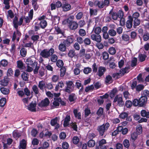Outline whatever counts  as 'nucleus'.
I'll use <instances>...</instances> for the list:
<instances>
[{
	"label": "nucleus",
	"mask_w": 149,
	"mask_h": 149,
	"mask_svg": "<svg viewBox=\"0 0 149 149\" xmlns=\"http://www.w3.org/2000/svg\"><path fill=\"white\" fill-rule=\"evenodd\" d=\"M55 31L57 33L59 34L61 33V34L63 36L64 35V32L63 31H62L60 28L58 27L57 26H55Z\"/></svg>",
	"instance_id": "obj_33"
},
{
	"label": "nucleus",
	"mask_w": 149,
	"mask_h": 149,
	"mask_svg": "<svg viewBox=\"0 0 149 149\" xmlns=\"http://www.w3.org/2000/svg\"><path fill=\"white\" fill-rule=\"evenodd\" d=\"M64 86V84L62 81H60L58 83L57 86H56L55 87L56 91H57L59 87L62 88Z\"/></svg>",
	"instance_id": "obj_50"
},
{
	"label": "nucleus",
	"mask_w": 149,
	"mask_h": 149,
	"mask_svg": "<svg viewBox=\"0 0 149 149\" xmlns=\"http://www.w3.org/2000/svg\"><path fill=\"white\" fill-rule=\"evenodd\" d=\"M1 65L3 67H6L8 65V61L5 59H3L1 61H0Z\"/></svg>",
	"instance_id": "obj_49"
},
{
	"label": "nucleus",
	"mask_w": 149,
	"mask_h": 149,
	"mask_svg": "<svg viewBox=\"0 0 149 149\" xmlns=\"http://www.w3.org/2000/svg\"><path fill=\"white\" fill-rule=\"evenodd\" d=\"M109 52L111 54H114L116 53V50L114 47H111L109 49Z\"/></svg>",
	"instance_id": "obj_38"
},
{
	"label": "nucleus",
	"mask_w": 149,
	"mask_h": 149,
	"mask_svg": "<svg viewBox=\"0 0 149 149\" xmlns=\"http://www.w3.org/2000/svg\"><path fill=\"white\" fill-rule=\"evenodd\" d=\"M68 24H69V27L71 29L75 30L78 27V24L76 22H72Z\"/></svg>",
	"instance_id": "obj_13"
},
{
	"label": "nucleus",
	"mask_w": 149,
	"mask_h": 149,
	"mask_svg": "<svg viewBox=\"0 0 149 149\" xmlns=\"http://www.w3.org/2000/svg\"><path fill=\"white\" fill-rule=\"evenodd\" d=\"M6 102V99L5 98H2L0 100V106L3 107L5 104Z\"/></svg>",
	"instance_id": "obj_37"
},
{
	"label": "nucleus",
	"mask_w": 149,
	"mask_h": 149,
	"mask_svg": "<svg viewBox=\"0 0 149 149\" xmlns=\"http://www.w3.org/2000/svg\"><path fill=\"white\" fill-rule=\"evenodd\" d=\"M72 141L74 144H77L79 142V139L78 137L75 136L72 138Z\"/></svg>",
	"instance_id": "obj_39"
},
{
	"label": "nucleus",
	"mask_w": 149,
	"mask_h": 149,
	"mask_svg": "<svg viewBox=\"0 0 149 149\" xmlns=\"http://www.w3.org/2000/svg\"><path fill=\"white\" fill-rule=\"evenodd\" d=\"M22 77L24 81H28L29 78V75L27 73L24 72L22 74Z\"/></svg>",
	"instance_id": "obj_31"
},
{
	"label": "nucleus",
	"mask_w": 149,
	"mask_h": 149,
	"mask_svg": "<svg viewBox=\"0 0 149 149\" xmlns=\"http://www.w3.org/2000/svg\"><path fill=\"white\" fill-rule=\"evenodd\" d=\"M57 59L58 57L55 54H53L51 57V60L53 62H56L57 61Z\"/></svg>",
	"instance_id": "obj_54"
},
{
	"label": "nucleus",
	"mask_w": 149,
	"mask_h": 149,
	"mask_svg": "<svg viewBox=\"0 0 149 149\" xmlns=\"http://www.w3.org/2000/svg\"><path fill=\"white\" fill-rule=\"evenodd\" d=\"M70 125L74 130L77 131V127L76 123L72 122L70 123Z\"/></svg>",
	"instance_id": "obj_56"
},
{
	"label": "nucleus",
	"mask_w": 149,
	"mask_h": 149,
	"mask_svg": "<svg viewBox=\"0 0 149 149\" xmlns=\"http://www.w3.org/2000/svg\"><path fill=\"white\" fill-rule=\"evenodd\" d=\"M12 140L11 139L9 138L7 139V143H3V147L4 148H7L8 146L10 145L12 142Z\"/></svg>",
	"instance_id": "obj_27"
},
{
	"label": "nucleus",
	"mask_w": 149,
	"mask_h": 149,
	"mask_svg": "<svg viewBox=\"0 0 149 149\" xmlns=\"http://www.w3.org/2000/svg\"><path fill=\"white\" fill-rule=\"evenodd\" d=\"M76 98V95L74 94H72L69 96V100L71 102L74 101Z\"/></svg>",
	"instance_id": "obj_46"
},
{
	"label": "nucleus",
	"mask_w": 149,
	"mask_h": 149,
	"mask_svg": "<svg viewBox=\"0 0 149 149\" xmlns=\"http://www.w3.org/2000/svg\"><path fill=\"white\" fill-rule=\"evenodd\" d=\"M141 116L143 117L149 118V112H147L145 110H142L141 112Z\"/></svg>",
	"instance_id": "obj_23"
},
{
	"label": "nucleus",
	"mask_w": 149,
	"mask_h": 149,
	"mask_svg": "<svg viewBox=\"0 0 149 149\" xmlns=\"http://www.w3.org/2000/svg\"><path fill=\"white\" fill-rule=\"evenodd\" d=\"M133 19L131 16H129V20L126 22V25L127 27L129 29L131 28L132 25Z\"/></svg>",
	"instance_id": "obj_10"
},
{
	"label": "nucleus",
	"mask_w": 149,
	"mask_h": 149,
	"mask_svg": "<svg viewBox=\"0 0 149 149\" xmlns=\"http://www.w3.org/2000/svg\"><path fill=\"white\" fill-rule=\"evenodd\" d=\"M122 39L124 41L127 42H129L130 37L127 34H124L122 35Z\"/></svg>",
	"instance_id": "obj_47"
},
{
	"label": "nucleus",
	"mask_w": 149,
	"mask_h": 149,
	"mask_svg": "<svg viewBox=\"0 0 149 149\" xmlns=\"http://www.w3.org/2000/svg\"><path fill=\"white\" fill-rule=\"evenodd\" d=\"M29 99L30 98L28 97L24 98L22 99L23 102L26 106L28 104Z\"/></svg>",
	"instance_id": "obj_57"
},
{
	"label": "nucleus",
	"mask_w": 149,
	"mask_h": 149,
	"mask_svg": "<svg viewBox=\"0 0 149 149\" xmlns=\"http://www.w3.org/2000/svg\"><path fill=\"white\" fill-rule=\"evenodd\" d=\"M56 64L58 67L61 68L63 66V63L62 61L59 60L57 61Z\"/></svg>",
	"instance_id": "obj_53"
},
{
	"label": "nucleus",
	"mask_w": 149,
	"mask_h": 149,
	"mask_svg": "<svg viewBox=\"0 0 149 149\" xmlns=\"http://www.w3.org/2000/svg\"><path fill=\"white\" fill-rule=\"evenodd\" d=\"M129 68L128 67H125L124 68L121 69L120 70V74L121 75H123L126 73L128 72L129 71Z\"/></svg>",
	"instance_id": "obj_32"
},
{
	"label": "nucleus",
	"mask_w": 149,
	"mask_h": 149,
	"mask_svg": "<svg viewBox=\"0 0 149 149\" xmlns=\"http://www.w3.org/2000/svg\"><path fill=\"white\" fill-rule=\"evenodd\" d=\"M139 101L137 99H135L132 102L133 104L135 106H136L138 105L139 106Z\"/></svg>",
	"instance_id": "obj_63"
},
{
	"label": "nucleus",
	"mask_w": 149,
	"mask_h": 149,
	"mask_svg": "<svg viewBox=\"0 0 149 149\" xmlns=\"http://www.w3.org/2000/svg\"><path fill=\"white\" fill-rule=\"evenodd\" d=\"M62 8L63 11H67L71 9V6L68 3H65L62 5Z\"/></svg>",
	"instance_id": "obj_9"
},
{
	"label": "nucleus",
	"mask_w": 149,
	"mask_h": 149,
	"mask_svg": "<svg viewBox=\"0 0 149 149\" xmlns=\"http://www.w3.org/2000/svg\"><path fill=\"white\" fill-rule=\"evenodd\" d=\"M0 84L3 86H6L8 84V81L7 79H4L0 81Z\"/></svg>",
	"instance_id": "obj_45"
},
{
	"label": "nucleus",
	"mask_w": 149,
	"mask_h": 149,
	"mask_svg": "<svg viewBox=\"0 0 149 149\" xmlns=\"http://www.w3.org/2000/svg\"><path fill=\"white\" fill-rule=\"evenodd\" d=\"M64 44L61 43L58 46L59 49L62 52H64L66 50V47Z\"/></svg>",
	"instance_id": "obj_25"
},
{
	"label": "nucleus",
	"mask_w": 149,
	"mask_h": 149,
	"mask_svg": "<svg viewBox=\"0 0 149 149\" xmlns=\"http://www.w3.org/2000/svg\"><path fill=\"white\" fill-rule=\"evenodd\" d=\"M74 16L73 15H71L67 19L65 20V22H66L67 23H70L72 21L73 19Z\"/></svg>",
	"instance_id": "obj_60"
},
{
	"label": "nucleus",
	"mask_w": 149,
	"mask_h": 149,
	"mask_svg": "<svg viewBox=\"0 0 149 149\" xmlns=\"http://www.w3.org/2000/svg\"><path fill=\"white\" fill-rule=\"evenodd\" d=\"M38 86L41 90H43L44 87H45V83L44 81H40L39 82Z\"/></svg>",
	"instance_id": "obj_24"
},
{
	"label": "nucleus",
	"mask_w": 149,
	"mask_h": 149,
	"mask_svg": "<svg viewBox=\"0 0 149 149\" xmlns=\"http://www.w3.org/2000/svg\"><path fill=\"white\" fill-rule=\"evenodd\" d=\"M109 126V124L108 123L98 126L97 128V130L99 132L100 135L101 136H103L104 132L108 129Z\"/></svg>",
	"instance_id": "obj_2"
},
{
	"label": "nucleus",
	"mask_w": 149,
	"mask_h": 149,
	"mask_svg": "<svg viewBox=\"0 0 149 149\" xmlns=\"http://www.w3.org/2000/svg\"><path fill=\"white\" fill-rule=\"evenodd\" d=\"M40 55L43 58H47L50 56V54L48 50L47 49H45L42 50L40 53Z\"/></svg>",
	"instance_id": "obj_8"
},
{
	"label": "nucleus",
	"mask_w": 149,
	"mask_h": 149,
	"mask_svg": "<svg viewBox=\"0 0 149 149\" xmlns=\"http://www.w3.org/2000/svg\"><path fill=\"white\" fill-rule=\"evenodd\" d=\"M91 71V68L88 67L85 68L83 70L84 73L86 74H87L90 73Z\"/></svg>",
	"instance_id": "obj_43"
},
{
	"label": "nucleus",
	"mask_w": 149,
	"mask_h": 149,
	"mask_svg": "<svg viewBox=\"0 0 149 149\" xmlns=\"http://www.w3.org/2000/svg\"><path fill=\"white\" fill-rule=\"evenodd\" d=\"M95 144V141L93 140H90L88 143V146L89 147H93Z\"/></svg>",
	"instance_id": "obj_48"
},
{
	"label": "nucleus",
	"mask_w": 149,
	"mask_h": 149,
	"mask_svg": "<svg viewBox=\"0 0 149 149\" xmlns=\"http://www.w3.org/2000/svg\"><path fill=\"white\" fill-rule=\"evenodd\" d=\"M128 116L127 113L126 112H123L119 115V117L121 119H124L126 118Z\"/></svg>",
	"instance_id": "obj_44"
},
{
	"label": "nucleus",
	"mask_w": 149,
	"mask_h": 149,
	"mask_svg": "<svg viewBox=\"0 0 149 149\" xmlns=\"http://www.w3.org/2000/svg\"><path fill=\"white\" fill-rule=\"evenodd\" d=\"M36 102H32L29 105L27 106V109L31 111H36Z\"/></svg>",
	"instance_id": "obj_7"
},
{
	"label": "nucleus",
	"mask_w": 149,
	"mask_h": 149,
	"mask_svg": "<svg viewBox=\"0 0 149 149\" xmlns=\"http://www.w3.org/2000/svg\"><path fill=\"white\" fill-rule=\"evenodd\" d=\"M66 84L67 85V87H68V88H69L70 89H73L74 87L73 85V82L72 81H67L66 82Z\"/></svg>",
	"instance_id": "obj_34"
},
{
	"label": "nucleus",
	"mask_w": 149,
	"mask_h": 149,
	"mask_svg": "<svg viewBox=\"0 0 149 149\" xmlns=\"http://www.w3.org/2000/svg\"><path fill=\"white\" fill-rule=\"evenodd\" d=\"M147 100V97H143L142 96L139 100V106L142 107L145 104Z\"/></svg>",
	"instance_id": "obj_11"
},
{
	"label": "nucleus",
	"mask_w": 149,
	"mask_h": 149,
	"mask_svg": "<svg viewBox=\"0 0 149 149\" xmlns=\"http://www.w3.org/2000/svg\"><path fill=\"white\" fill-rule=\"evenodd\" d=\"M74 113L76 118L78 119L81 118V113L80 112H78L77 109H74L73 111Z\"/></svg>",
	"instance_id": "obj_29"
},
{
	"label": "nucleus",
	"mask_w": 149,
	"mask_h": 149,
	"mask_svg": "<svg viewBox=\"0 0 149 149\" xmlns=\"http://www.w3.org/2000/svg\"><path fill=\"white\" fill-rule=\"evenodd\" d=\"M13 134L14 137L15 138H18L21 135L16 130L14 131Z\"/></svg>",
	"instance_id": "obj_42"
},
{
	"label": "nucleus",
	"mask_w": 149,
	"mask_h": 149,
	"mask_svg": "<svg viewBox=\"0 0 149 149\" xmlns=\"http://www.w3.org/2000/svg\"><path fill=\"white\" fill-rule=\"evenodd\" d=\"M21 33L18 30H17L16 32H15L13 33L12 40L14 41L17 36H20Z\"/></svg>",
	"instance_id": "obj_28"
},
{
	"label": "nucleus",
	"mask_w": 149,
	"mask_h": 149,
	"mask_svg": "<svg viewBox=\"0 0 149 149\" xmlns=\"http://www.w3.org/2000/svg\"><path fill=\"white\" fill-rule=\"evenodd\" d=\"M106 70V68L103 67H99L98 70V75L100 77L102 76Z\"/></svg>",
	"instance_id": "obj_15"
},
{
	"label": "nucleus",
	"mask_w": 149,
	"mask_h": 149,
	"mask_svg": "<svg viewBox=\"0 0 149 149\" xmlns=\"http://www.w3.org/2000/svg\"><path fill=\"white\" fill-rule=\"evenodd\" d=\"M140 23V21L138 19H135L134 21V27L138 26Z\"/></svg>",
	"instance_id": "obj_51"
},
{
	"label": "nucleus",
	"mask_w": 149,
	"mask_h": 149,
	"mask_svg": "<svg viewBox=\"0 0 149 149\" xmlns=\"http://www.w3.org/2000/svg\"><path fill=\"white\" fill-rule=\"evenodd\" d=\"M0 91L4 95H8L10 92L9 88L5 87L1 88H0Z\"/></svg>",
	"instance_id": "obj_19"
},
{
	"label": "nucleus",
	"mask_w": 149,
	"mask_h": 149,
	"mask_svg": "<svg viewBox=\"0 0 149 149\" xmlns=\"http://www.w3.org/2000/svg\"><path fill=\"white\" fill-rule=\"evenodd\" d=\"M123 144L124 146L126 148H128L130 145L129 141L127 139L125 140L123 142Z\"/></svg>",
	"instance_id": "obj_52"
},
{
	"label": "nucleus",
	"mask_w": 149,
	"mask_h": 149,
	"mask_svg": "<svg viewBox=\"0 0 149 149\" xmlns=\"http://www.w3.org/2000/svg\"><path fill=\"white\" fill-rule=\"evenodd\" d=\"M94 4L95 5L97 6L99 8H102L104 6L102 2H99L98 1H95Z\"/></svg>",
	"instance_id": "obj_30"
},
{
	"label": "nucleus",
	"mask_w": 149,
	"mask_h": 149,
	"mask_svg": "<svg viewBox=\"0 0 149 149\" xmlns=\"http://www.w3.org/2000/svg\"><path fill=\"white\" fill-rule=\"evenodd\" d=\"M144 86L141 84H139L136 86V89L137 91H139L143 89Z\"/></svg>",
	"instance_id": "obj_59"
},
{
	"label": "nucleus",
	"mask_w": 149,
	"mask_h": 149,
	"mask_svg": "<svg viewBox=\"0 0 149 149\" xmlns=\"http://www.w3.org/2000/svg\"><path fill=\"white\" fill-rule=\"evenodd\" d=\"M149 95V91L147 90H144L142 92V96L147 97Z\"/></svg>",
	"instance_id": "obj_58"
},
{
	"label": "nucleus",
	"mask_w": 149,
	"mask_h": 149,
	"mask_svg": "<svg viewBox=\"0 0 149 149\" xmlns=\"http://www.w3.org/2000/svg\"><path fill=\"white\" fill-rule=\"evenodd\" d=\"M26 145V141L23 139L22 140L20 143L19 149H25Z\"/></svg>",
	"instance_id": "obj_22"
},
{
	"label": "nucleus",
	"mask_w": 149,
	"mask_h": 149,
	"mask_svg": "<svg viewBox=\"0 0 149 149\" xmlns=\"http://www.w3.org/2000/svg\"><path fill=\"white\" fill-rule=\"evenodd\" d=\"M58 120V118L56 117L55 118L52 120L51 121V124L52 125H56L55 129H56L59 127V125L57 123Z\"/></svg>",
	"instance_id": "obj_12"
},
{
	"label": "nucleus",
	"mask_w": 149,
	"mask_h": 149,
	"mask_svg": "<svg viewBox=\"0 0 149 149\" xmlns=\"http://www.w3.org/2000/svg\"><path fill=\"white\" fill-rule=\"evenodd\" d=\"M108 33L109 35L111 36H115L116 34V31L113 29L109 30L108 31Z\"/></svg>",
	"instance_id": "obj_41"
},
{
	"label": "nucleus",
	"mask_w": 149,
	"mask_h": 149,
	"mask_svg": "<svg viewBox=\"0 0 149 149\" xmlns=\"http://www.w3.org/2000/svg\"><path fill=\"white\" fill-rule=\"evenodd\" d=\"M74 39V37L73 36H69L64 41L63 43L67 46H69L70 44L73 42Z\"/></svg>",
	"instance_id": "obj_6"
},
{
	"label": "nucleus",
	"mask_w": 149,
	"mask_h": 149,
	"mask_svg": "<svg viewBox=\"0 0 149 149\" xmlns=\"http://www.w3.org/2000/svg\"><path fill=\"white\" fill-rule=\"evenodd\" d=\"M117 89L116 88L113 89L110 92L109 96L111 98L113 97L116 93L117 92Z\"/></svg>",
	"instance_id": "obj_35"
},
{
	"label": "nucleus",
	"mask_w": 149,
	"mask_h": 149,
	"mask_svg": "<svg viewBox=\"0 0 149 149\" xmlns=\"http://www.w3.org/2000/svg\"><path fill=\"white\" fill-rule=\"evenodd\" d=\"M39 24H40V27L43 29L45 28L47 25L46 21L43 20L41 21Z\"/></svg>",
	"instance_id": "obj_36"
},
{
	"label": "nucleus",
	"mask_w": 149,
	"mask_h": 149,
	"mask_svg": "<svg viewBox=\"0 0 149 149\" xmlns=\"http://www.w3.org/2000/svg\"><path fill=\"white\" fill-rule=\"evenodd\" d=\"M33 10H31L29 13V16L24 18L25 21L26 23H29L33 18Z\"/></svg>",
	"instance_id": "obj_5"
},
{
	"label": "nucleus",
	"mask_w": 149,
	"mask_h": 149,
	"mask_svg": "<svg viewBox=\"0 0 149 149\" xmlns=\"http://www.w3.org/2000/svg\"><path fill=\"white\" fill-rule=\"evenodd\" d=\"M17 67L18 68L20 69V70H22L24 69V63H23L22 61L19 60L17 61Z\"/></svg>",
	"instance_id": "obj_18"
},
{
	"label": "nucleus",
	"mask_w": 149,
	"mask_h": 149,
	"mask_svg": "<svg viewBox=\"0 0 149 149\" xmlns=\"http://www.w3.org/2000/svg\"><path fill=\"white\" fill-rule=\"evenodd\" d=\"M113 102H117L119 105L123 104V102L122 100V95H118L116 96L114 99Z\"/></svg>",
	"instance_id": "obj_4"
},
{
	"label": "nucleus",
	"mask_w": 149,
	"mask_h": 149,
	"mask_svg": "<svg viewBox=\"0 0 149 149\" xmlns=\"http://www.w3.org/2000/svg\"><path fill=\"white\" fill-rule=\"evenodd\" d=\"M94 88V86L93 85L89 86L86 88L85 91L86 92H88L90 91L93 90Z\"/></svg>",
	"instance_id": "obj_61"
},
{
	"label": "nucleus",
	"mask_w": 149,
	"mask_h": 149,
	"mask_svg": "<svg viewBox=\"0 0 149 149\" xmlns=\"http://www.w3.org/2000/svg\"><path fill=\"white\" fill-rule=\"evenodd\" d=\"M109 96V95L107 94H105L102 96H100V98L98 99L97 101L98 103L100 104H102L103 102L104 98H107Z\"/></svg>",
	"instance_id": "obj_16"
},
{
	"label": "nucleus",
	"mask_w": 149,
	"mask_h": 149,
	"mask_svg": "<svg viewBox=\"0 0 149 149\" xmlns=\"http://www.w3.org/2000/svg\"><path fill=\"white\" fill-rule=\"evenodd\" d=\"M26 54L27 50L26 49L24 48H22L21 49L20 51V54L22 57H25Z\"/></svg>",
	"instance_id": "obj_26"
},
{
	"label": "nucleus",
	"mask_w": 149,
	"mask_h": 149,
	"mask_svg": "<svg viewBox=\"0 0 149 149\" xmlns=\"http://www.w3.org/2000/svg\"><path fill=\"white\" fill-rule=\"evenodd\" d=\"M49 99L46 98L42 100L40 103V105L42 107L47 106L49 105Z\"/></svg>",
	"instance_id": "obj_14"
},
{
	"label": "nucleus",
	"mask_w": 149,
	"mask_h": 149,
	"mask_svg": "<svg viewBox=\"0 0 149 149\" xmlns=\"http://www.w3.org/2000/svg\"><path fill=\"white\" fill-rule=\"evenodd\" d=\"M70 116L69 115H67L64 120L63 125L64 127H67L69 124L70 120Z\"/></svg>",
	"instance_id": "obj_17"
},
{
	"label": "nucleus",
	"mask_w": 149,
	"mask_h": 149,
	"mask_svg": "<svg viewBox=\"0 0 149 149\" xmlns=\"http://www.w3.org/2000/svg\"><path fill=\"white\" fill-rule=\"evenodd\" d=\"M112 78L110 75L107 76L106 78L105 82L107 83L110 84L112 82Z\"/></svg>",
	"instance_id": "obj_40"
},
{
	"label": "nucleus",
	"mask_w": 149,
	"mask_h": 149,
	"mask_svg": "<svg viewBox=\"0 0 149 149\" xmlns=\"http://www.w3.org/2000/svg\"><path fill=\"white\" fill-rule=\"evenodd\" d=\"M136 131L138 134H141L142 132V128L141 125H139L136 126Z\"/></svg>",
	"instance_id": "obj_21"
},
{
	"label": "nucleus",
	"mask_w": 149,
	"mask_h": 149,
	"mask_svg": "<svg viewBox=\"0 0 149 149\" xmlns=\"http://www.w3.org/2000/svg\"><path fill=\"white\" fill-rule=\"evenodd\" d=\"M102 31L101 29L99 27H94L93 31L97 35L94 34H92L91 35V38L93 40L97 42H100L102 40L101 36L99 34L101 33Z\"/></svg>",
	"instance_id": "obj_1"
},
{
	"label": "nucleus",
	"mask_w": 149,
	"mask_h": 149,
	"mask_svg": "<svg viewBox=\"0 0 149 149\" xmlns=\"http://www.w3.org/2000/svg\"><path fill=\"white\" fill-rule=\"evenodd\" d=\"M36 58L34 57H30L28 58L25 61L27 65H31L32 67H36L38 65L37 62L36 61Z\"/></svg>",
	"instance_id": "obj_3"
},
{
	"label": "nucleus",
	"mask_w": 149,
	"mask_h": 149,
	"mask_svg": "<svg viewBox=\"0 0 149 149\" xmlns=\"http://www.w3.org/2000/svg\"><path fill=\"white\" fill-rule=\"evenodd\" d=\"M102 57L103 59L106 60L108 59L109 57L108 54L106 52H104L102 54Z\"/></svg>",
	"instance_id": "obj_55"
},
{
	"label": "nucleus",
	"mask_w": 149,
	"mask_h": 149,
	"mask_svg": "<svg viewBox=\"0 0 149 149\" xmlns=\"http://www.w3.org/2000/svg\"><path fill=\"white\" fill-rule=\"evenodd\" d=\"M137 134L136 133L134 132L131 134V138L132 140L134 141L138 137Z\"/></svg>",
	"instance_id": "obj_64"
},
{
	"label": "nucleus",
	"mask_w": 149,
	"mask_h": 149,
	"mask_svg": "<svg viewBox=\"0 0 149 149\" xmlns=\"http://www.w3.org/2000/svg\"><path fill=\"white\" fill-rule=\"evenodd\" d=\"M79 33L80 35L82 36H84L86 34L85 31L82 29H81L79 30Z\"/></svg>",
	"instance_id": "obj_62"
},
{
	"label": "nucleus",
	"mask_w": 149,
	"mask_h": 149,
	"mask_svg": "<svg viewBox=\"0 0 149 149\" xmlns=\"http://www.w3.org/2000/svg\"><path fill=\"white\" fill-rule=\"evenodd\" d=\"M127 122L126 121H124L119 125V126L117 128V130L119 132H121L122 130L123 127L125 126L127 124Z\"/></svg>",
	"instance_id": "obj_20"
}]
</instances>
